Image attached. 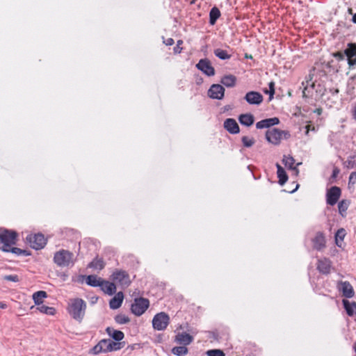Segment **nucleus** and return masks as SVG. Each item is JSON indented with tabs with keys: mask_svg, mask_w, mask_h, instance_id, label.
Returning a JSON list of instances; mask_svg holds the SVG:
<instances>
[{
	"mask_svg": "<svg viewBox=\"0 0 356 356\" xmlns=\"http://www.w3.org/2000/svg\"><path fill=\"white\" fill-rule=\"evenodd\" d=\"M54 262L60 268L72 267L76 261L73 252L67 250H60L54 253Z\"/></svg>",
	"mask_w": 356,
	"mask_h": 356,
	"instance_id": "1",
	"label": "nucleus"
},
{
	"mask_svg": "<svg viewBox=\"0 0 356 356\" xmlns=\"http://www.w3.org/2000/svg\"><path fill=\"white\" fill-rule=\"evenodd\" d=\"M86 309V302L81 298H75L71 300L68 312L74 319L80 322L84 317Z\"/></svg>",
	"mask_w": 356,
	"mask_h": 356,
	"instance_id": "2",
	"label": "nucleus"
},
{
	"mask_svg": "<svg viewBox=\"0 0 356 356\" xmlns=\"http://www.w3.org/2000/svg\"><path fill=\"white\" fill-rule=\"evenodd\" d=\"M283 137L285 139L289 138L290 137L289 132L273 128L268 129L266 133V140L273 145H279Z\"/></svg>",
	"mask_w": 356,
	"mask_h": 356,
	"instance_id": "3",
	"label": "nucleus"
},
{
	"mask_svg": "<svg viewBox=\"0 0 356 356\" xmlns=\"http://www.w3.org/2000/svg\"><path fill=\"white\" fill-rule=\"evenodd\" d=\"M17 234L15 232L5 229L0 232V241L3 243L2 250L8 252L10 246L15 244Z\"/></svg>",
	"mask_w": 356,
	"mask_h": 356,
	"instance_id": "4",
	"label": "nucleus"
},
{
	"mask_svg": "<svg viewBox=\"0 0 356 356\" xmlns=\"http://www.w3.org/2000/svg\"><path fill=\"white\" fill-rule=\"evenodd\" d=\"M111 280L119 284L122 289L127 288L131 284L129 274L125 270H115L111 275Z\"/></svg>",
	"mask_w": 356,
	"mask_h": 356,
	"instance_id": "5",
	"label": "nucleus"
},
{
	"mask_svg": "<svg viewBox=\"0 0 356 356\" xmlns=\"http://www.w3.org/2000/svg\"><path fill=\"white\" fill-rule=\"evenodd\" d=\"M149 306V301L145 298H135L134 303L131 304V311L137 316L143 314Z\"/></svg>",
	"mask_w": 356,
	"mask_h": 356,
	"instance_id": "6",
	"label": "nucleus"
},
{
	"mask_svg": "<svg viewBox=\"0 0 356 356\" xmlns=\"http://www.w3.org/2000/svg\"><path fill=\"white\" fill-rule=\"evenodd\" d=\"M170 323V317L165 312L156 314L152 319V326L154 330H164Z\"/></svg>",
	"mask_w": 356,
	"mask_h": 356,
	"instance_id": "7",
	"label": "nucleus"
},
{
	"mask_svg": "<svg viewBox=\"0 0 356 356\" xmlns=\"http://www.w3.org/2000/svg\"><path fill=\"white\" fill-rule=\"evenodd\" d=\"M26 241L32 248L35 250H40L43 248L47 243V239L42 234L28 235L26 237Z\"/></svg>",
	"mask_w": 356,
	"mask_h": 356,
	"instance_id": "8",
	"label": "nucleus"
},
{
	"mask_svg": "<svg viewBox=\"0 0 356 356\" xmlns=\"http://www.w3.org/2000/svg\"><path fill=\"white\" fill-rule=\"evenodd\" d=\"M195 66L197 70L208 76L215 75V69L211 65V61L207 58L200 59Z\"/></svg>",
	"mask_w": 356,
	"mask_h": 356,
	"instance_id": "9",
	"label": "nucleus"
},
{
	"mask_svg": "<svg viewBox=\"0 0 356 356\" xmlns=\"http://www.w3.org/2000/svg\"><path fill=\"white\" fill-rule=\"evenodd\" d=\"M341 196V189L338 186H332L327 192L326 202L327 204L334 205Z\"/></svg>",
	"mask_w": 356,
	"mask_h": 356,
	"instance_id": "10",
	"label": "nucleus"
},
{
	"mask_svg": "<svg viewBox=\"0 0 356 356\" xmlns=\"http://www.w3.org/2000/svg\"><path fill=\"white\" fill-rule=\"evenodd\" d=\"M225 88L222 85L213 84L208 90V96L211 99H222L225 96Z\"/></svg>",
	"mask_w": 356,
	"mask_h": 356,
	"instance_id": "11",
	"label": "nucleus"
},
{
	"mask_svg": "<svg viewBox=\"0 0 356 356\" xmlns=\"http://www.w3.org/2000/svg\"><path fill=\"white\" fill-rule=\"evenodd\" d=\"M245 100L251 105H259L264 100L263 95L256 91H250L244 97Z\"/></svg>",
	"mask_w": 356,
	"mask_h": 356,
	"instance_id": "12",
	"label": "nucleus"
},
{
	"mask_svg": "<svg viewBox=\"0 0 356 356\" xmlns=\"http://www.w3.org/2000/svg\"><path fill=\"white\" fill-rule=\"evenodd\" d=\"M337 289L340 291L343 296L350 298L354 296V290L351 284L348 281H340L337 283Z\"/></svg>",
	"mask_w": 356,
	"mask_h": 356,
	"instance_id": "13",
	"label": "nucleus"
},
{
	"mask_svg": "<svg viewBox=\"0 0 356 356\" xmlns=\"http://www.w3.org/2000/svg\"><path fill=\"white\" fill-rule=\"evenodd\" d=\"M332 262L327 258L318 260L317 270L322 274L327 275L330 273Z\"/></svg>",
	"mask_w": 356,
	"mask_h": 356,
	"instance_id": "14",
	"label": "nucleus"
},
{
	"mask_svg": "<svg viewBox=\"0 0 356 356\" xmlns=\"http://www.w3.org/2000/svg\"><path fill=\"white\" fill-rule=\"evenodd\" d=\"M225 129L232 134L239 133L240 129L236 121L233 118H228L224 122Z\"/></svg>",
	"mask_w": 356,
	"mask_h": 356,
	"instance_id": "15",
	"label": "nucleus"
},
{
	"mask_svg": "<svg viewBox=\"0 0 356 356\" xmlns=\"http://www.w3.org/2000/svg\"><path fill=\"white\" fill-rule=\"evenodd\" d=\"M280 122V120L275 117V118H270L262 120L261 121H259L256 124L257 129H264V128H269L272 126L278 124Z\"/></svg>",
	"mask_w": 356,
	"mask_h": 356,
	"instance_id": "16",
	"label": "nucleus"
},
{
	"mask_svg": "<svg viewBox=\"0 0 356 356\" xmlns=\"http://www.w3.org/2000/svg\"><path fill=\"white\" fill-rule=\"evenodd\" d=\"M109 343V339H102L96 346L93 347L92 353L96 355L102 352H110V347L108 346Z\"/></svg>",
	"mask_w": 356,
	"mask_h": 356,
	"instance_id": "17",
	"label": "nucleus"
},
{
	"mask_svg": "<svg viewBox=\"0 0 356 356\" xmlns=\"http://www.w3.org/2000/svg\"><path fill=\"white\" fill-rule=\"evenodd\" d=\"M175 341L181 345L187 346L193 341V337L186 332H181L176 335Z\"/></svg>",
	"mask_w": 356,
	"mask_h": 356,
	"instance_id": "18",
	"label": "nucleus"
},
{
	"mask_svg": "<svg viewBox=\"0 0 356 356\" xmlns=\"http://www.w3.org/2000/svg\"><path fill=\"white\" fill-rule=\"evenodd\" d=\"M124 299V294L122 291H120L116 293V295L111 298L109 302L110 308L112 309H118L122 303Z\"/></svg>",
	"mask_w": 356,
	"mask_h": 356,
	"instance_id": "19",
	"label": "nucleus"
},
{
	"mask_svg": "<svg viewBox=\"0 0 356 356\" xmlns=\"http://www.w3.org/2000/svg\"><path fill=\"white\" fill-rule=\"evenodd\" d=\"M314 248L318 250L323 249L325 246V238L323 233L318 232L313 239Z\"/></svg>",
	"mask_w": 356,
	"mask_h": 356,
	"instance_id": "20",
	"label": "nucleus"
},
{
	"mask_svg": "<svg viewBox=\"0 0 356 356\" xmlns=\"http://www.w3.org/2000/svg\"><path fill=\"white\" fill-rule=\"evenodd\" d=\"M101 289L108 295H113L116 291L115 284L108 281L102 280V284L100 285Z\"/></svg>",
	"mask_w": 356,
	"mask_h": 356,
	"instance_id": "21",
	"label": "nucleus"
},
{
	"mask_svg": "<svg viewBox=\"0 0 356 356\" xmlns=\"http://www.w3.org/2000/svg\"><path fill=\"white\" fill-rule=\"evenodd\" d=\"M343 305L349 316H356V302H350L347 300H343Z\"/></svg>",
	"mask_w": 356,
	"mask_h": 356,
	"instance_id": "22",
	"label": "nucleus"
},
{
	"mask_svg": "<svg viewBox=\"0 0 356 356\" xmlns=\"http://www.w3.org/2000/svg\"><path fill=\"white\" fill-rule=\"evenodd\" d=\"M220 83L227 88H232L236 85V77L232 74L225 75L221 78Z\"/></svg>",
	"mask_w": 356,
	"mask_h": 356,
	"instance_id": "23",
	"label": "nucleus"
},
{
	"mask_svg": "<svg viewBox=\"0 0 356 356\" xmlns=\"http://www.w3.org/2000/svg\"><path fill=\"white\" fill-rule=\"evenodd\" d=\"M239 122L246 127H250L253 124L254 118L250 113L241 114L238 118Z\"/></svg>",
	"mask_w": 356,
	"mask_h": 356,
	"instance_id": "24",
	"label": "nucleus"
},
{
	"mask_svg": "<svg viewBox=\"0 0 356 356\" xmlns=\"http://www.w3.org/2000/svg\"><path fill=\"white\" fill-rule=\"evenodd\" d=\"M276 167L277 170V177L279 178V184L282 186L286 182L288 176L284 169L279 163H276Z\"/></svg>",
	"mask_w": 356,
	"mask_h": 356,
	"instance_id": "25",
	"label": "nucleus"
},
{
	"mask_svg": "<svg viewBox=\"0 0 356 356\" xmlns=\"http://www.w3.org/2000/svg\"><path fill=\"white\" fill-rule=\"evenodd\" d=\"M106 332L116 341H120L124 337V334L122 331L115 330L109 327L106 328Z\"/></svg>",
	"mask_w": 356,
	"mask_h": 356,
	"instance_id": "26",
	"label": "nucleus"
},
{
	"mask_svg": "<svg viewBox=\"0 0 356 356\" xmlns=\"http://www.w3.org/2000/svg\"><path fill=\"white\" fill-rule=\"evenodd\" d=\"M102 279L97 275H90L86 277V282L89 286L96 287L100 286L102 284Z\"/></svg>",
	"mask_w": 356,
	"mask_h": 356,
	"instance_id": "27",
	"label": "nucleus"
},
{
	"mask_svg": "<svg viewBox=\"0 0 356 356\" xmlns=\"http://www.w3.org/2000/svg\"><path fill=\"white\" fill-rule=\"evenodd\" d=\"M282 162H283V163L284 164V165L286 168H289V169L293 170L294 171H296V174L298 173L299 171L297 169V168L293 166L295 160H294V159L292 156H284V158L282 159Z\"/></svg>",
	"mask_w": 356,
	"mask_h": 356,
	"instance_id": "28",
	"label": "nucleus"
},
{
	"mask_svg": "<svg viewBox=\"0 0 356 356\" xmlns=\"http://www.w3.org/2000/svg\"><path fill=\"white\" fill-rule=\"evenodd\" d=\"M220 16V12L219 9L216 7H213L211 9L209 13V23L211 25H213L216 24L217 19Z\"/></svg>",
	"mask_w": 356,
	"mask_h": 356,
	"instance_id": "29",
	"label": "nucleus"
},
{
	"mask_svg": "<svg viewBox=\"0 0 356 356\" xmlns=\"http://www.w3.org/2000/svg\"><path fill=\"white\" fill-rule=\"evenodd\" d=\"M47 294L44 291H38L33 294V300L36 305H40L42 302V299L47 298Z\"/></svg>",
	"mask_w": 356,
	"mask_h": 356,
	"instance_id": "30",
	"label": "nucleus"
},
{
	"mask_svg": "<svg viewBox=\"0 0 356 356\" xmlns=\"http://www.w3.org/2000/svg\"><path fill=\"white\" fill-rule=\"evenodd\" d=\"M213 53L214 55L220 60H228L232 56L227 51L219 48L214 49Z\"/></svg>",
	"mask_w": 356,
	"mask_h": 356,
	"instance_id": "31",
	"label": "nucleus"
},
{
	"mask_svg": "<svg viewBox=\"0 0 356 356\" xmlns=\"http://www.w3.org/2000/svg\"><path fill=\"white\" fill-rule=\"evenodd\" d=\"M346 234V230L343 228L339 229L335 234V242L337 246L341 247V243Z\"/></svg>",
	"mask_w": 356,
	"mask_h": 356,
	"instance_id": "32",
	"label": "nucleus"
},
{
	"mask_svg": "<svg viewBox=\"0 0 356 356\" xmlns=\"http://www.w3.org/2000/svg\"><path fill=\"white\" fill-rule=\"evenodd\" d=\"M88 267L96 270H102L104 267V262L102 259L96 258L88 264Z\"/></svg>",
	"mask_w": 356,
	"mask_h": 356,
	"instance_id": "33",
	"label": "nucleus"
},
{
	"mask_svg": "<svg viewBox=\"0 0 356 356\" xmlns=\"http://www.w3.org/2000/svg\"><path fill=\"white\" fill-rule=\"evenodd\" d=\"M345 55L348 57H355L356 56V44L349 43L347 48L344 51Z\"/></svg>",
	"mask_w": 356,
	"mask_h": 356,
	"instance_id": "34",
	"label": "nucleus"
},
{
	"mask_svg": "<svg viewBox=\"0 0 356 356\" xmlns=\"http://www.w3.org/2000/svg\"><path fill=\"white\" fill-rule=\"evenodd\" d=\"M188 350L186 346H176L172 349V353L177 356H185Z\"/></svg>",
	"mask_w": 356,
	"mask_h": 356,
	"instance_id": "35",
	"label": "nucleus"
},
{
	"mask_svg": "<svg viewBox=\"0 0 356 356\" xmlns=\"http://www.w3.org/2000/svg\"><path fill=\"white\" fill-rule=\"evenodd\" d=\"M344 168L352 169L356 167V154L349 156L346 161L343 162Z\"/></svg>",
	"mask_w": 356,
	"mask_h": 356,
	"instance_id": "36",
	"label": "nucleus"
},
{
	"mask_svg": "<svg viewBox=\"0 0 356 356\" xmlns=\"http://www.w3.org/2000/svg\"><path fill=\"white\" fill-rule=\"evenodd\" d=\"M348 206H349V202L348 200H343L339 202L338 209H339V213L342 216H344L346 215V211L348 208Z\"/></svg>",
	"mask_w": 356,
	"mask_h": 356,
	"instance_id": "37",
	"label": "nucleus"
},
{
	"mask_svg": "<svg viewBox=\"0 0 356 356\" xmlns=\"http://www.w3.org/2000/svg\"><path fill=\"white\" fill-rule=\"evenodd\" d=\"M315 83L314 82L309 83V81H306V86L304 87L302 91L303 97H308L312 93V90L314 88Z\"/></svg>",
	"mask_w": 356,
	"mask_h": 356,
	"instance_id": "38",
	"label": "nucleus"
},
{
	"mask_svg": "<svg viewBox=\"0 0 356 356\" xmlns=\"http://www.w3.org/2000/svg\"><path fill=\"white\" fill-rule=\"evenodd\" d=\"M38 309L43 314L54 315L55 314V309L51 307H48L46 305H40L38 307Z\"/></svg>",
	"mask_w": 356,
	"mask_h": 356,
	"instance_id": "39",
	"label": "nucleus"
},
{
	"mask_svg": "<svg viewBox=\"0 0 356 356\" xmlns=\"http://www.w3.org/2000/svg\"><path fill=\"white\" fill-rule=\"evenodd\" d=\"M115 321L118 324H126L130 321V319L124 314H118L115 317Z\"/></svg>",
	"mask_w": 356,
	"mask_h": 356,
	"instance_id": "40",
	"label": "nucleus"
},
{
	"mask_svg": "<svg viewBox=\"0 0 356 356\" xmlns=\"http://www.w3.org/2000/svg\"><path fill=\"white\" fill-rule=\"evenodd\" d=\"M241 141L243 143V146L245 147H250L255 143V140H254V138H249L248 136H243L242 139H241Z\"/></svg>",
	"mask_w": 356,
	"mask_h": 356,
	"instance_id": "41",
	"label": "nucleus"
},
{
	"mask_svg": "<svg viewBox=\"0 0 356 356\" xmlns=\"http://www.w3.org/2000/svg\"><path fill=\"white\" fill-rule=\"evenodd\" d=\"M109 347H110V352L113 350H118L121 349L123 346H122V343L117 341L115 342L111 339H109Z\"/></svg>",
	"mask_w": 356,
	"mask_h": 356,
	"instance_id": "42",
	"label": "nucleus"
},
{
	"mask_svg": "<svg viewBox=\"0 0 356 356\" xmlns=\"http://www.w3.org/2000/svg\"><path fill=\"white\" fill-rule=\"evenodd\" d=\"M268 86L269 90H264V92L269 95V99L271 100L273 98V95L275 94V83L273 81H270L268 83Z\"/></svg>",
	"mask_w": 356,
	"mask_h": 356,
	"instance_id": "43",
	"label": "nucleus"
},
{
	"mask_svg": "<svg viewBox=\"0 0 356 356\" xmlns=\"http://www.w3.org/2000/svg\"><path fill=\"white\" fill-rule=\"evenodd\" d=\"M207 356H225L222 350L220 349H212L207 350Z\"/></svg>",
	"mask_w": 356,
	"mask_h": 356,
	"instance_id": "44",
	"label": "nucleus"
},
{
	"mask_svg": "<svg viewBox=\"0 0 356 356\" xmlns=\"http://www.w3.org/2000/svg\"><path fill=\"white\" fill-rule=\"evenodd\" d=\"M3 280L13 282H18L19 281V276L17 275H8L3 277Z\"/></svg>",
	"mask_w": 356,
	"mask_h": 356,
	"instance_id": "45",
	"label": "nucleus"
},
{
	"mask_svg": "<svg viewBox=\"0 0 356 356\" xmlns=\"http://www.w3.org/2000/svg\"><path fill=\"white\" fill-rule=\"evenodd\" d=\"M8 249V252H12V253H14L17 255H20V254H24L26 251L25 250H23L20 248H12L11 246L9 247Z\"/></svg>",
	"mask_w": 356,
	"mask_h": 356,
	"instance_id": "46",
	"label": "nucleus"
},
{
	"mask_svg": "<svg viewBox=\"0 0 356 356\" xmlns=\"http://www.w3.org/2000/svg\"><path fill=\"white\" fill-rule=\"evenodd\" d=\"M356 183V172H353L349 176L348 184L354 185Z\"/></svg>",
	"mask_w": 356,
	"mask_h": 356,
	"instance_id": "47",
	"label": "nucleus"
},
{
	"mask_svg": "<svg viewBox=\"0 0 356 356\" xmlns=\"http://www.w3.org/2000/svg\"><path fill=\"white\" fill-rule=\"evenodd\" d=\"M182 43H183V42H182V40H181L177 41V45H176V47H175V48H174V51H175V53H180V52H181V51L182 48H181V47H180L179 46H180Z\"/></svg>",
	"mask_w": 356,
	"mask_h": 356,
	"instance_id": "48",
	"label": "nucleus"
},
{
	"mask_svg": "<svg viewBox=\"0 0 356 356\" xmlns=\"http://www.w3.org/2000/svg\"><path fill=\"white\" fill-rule=\"evenodd\" d=\"M334 57L339 60H343L344 58V56H346L344 53H342L341 51H337L333 54Z\"/></svg>",
	"mask_w": 356,
	"mask_h": 356,
	"instance_id": "49",
	"label": "nucleus"
},
{
	"mask_svg": "<svg viewBox=\"0 0 356 356\" xmlns=\"http://www.w3.org/2000/svg\"><path fill=\"white\" fill-rule=\"evenodd\" d=\"M348 63L350 67L356 65V57H350L348 58Z\"/></svg>",
	"mask_w": 356,
	"mask_h": 356,
	"instance_id": "50",
	"label": "nucleus"
},
{
	"mask_svg": "<svg viewBox=\"0 0 356 356\" xmlns=\"http://www.w3.org/2000/svg\"><path fill=\"white\" fill-rule=\"evenodd\" d=\"M340 172V170L338 168L335 167L334 168L333 170H332V178L334 179L336 178L338 175L339 174Z\"/></svg>",
	"mask_w": 356,
	"mask_h": 356,
	"instance_id": "51",
	"label": "nucleus"
},
{
	"mask_svg": "<svg viewBox=\"0 0 356 356\" xmlns=\"http://www.w3.org/2000/svg\"><path fill=\"white\" fill-rule=\"evenodd\" d=\"M167 46H171L174 44V40L172 38H168L163 42Z\"/></svg>",
	"mask_w": 356,
	"mask_h": 356,
	"instance_id": "52",
	"label": "nucleus"
},
{
	"mask_svg": "<svg viewBox=\"0 0 356 356\" xmlns=\"http://www.w3.org/2000/svg\"><path fill=\"white\" fill-rule=\"evenodd\" d=\"M353 117L356 120V105L355 106L353 110Z\"/></svg>",
	"mask_w": 356,
	"mask_h": 356,
	"instance_id": "53",
	"label": "nucleus"
},
{
	"mask_svg": "<svg viewBox=\"0 0 356 356\" xmlns=\"http://www.w3.org/2000/svg\"><path fill=\"white\" fill-rule=\"evenodd\" d=\"M7 307V305L4 303L3 302H0V308L1 309H6Z\"/></svg>",
	"mask_w": 356,
	"mask_h": 356,
	"instance_id": "54",
	"label": "nucleus"
},
{
	"mask_svg": "<svg viewBox=\"0 0 356 356\" xmlns=\"http://www.w3.org/2000/svg\"><path fill=\"white\" fill-rule=\"evenodd\" d=\"M352 20L355 24H356V13L353 15Z\"/></svg>",
	"mask_w": 356,
	"mask_h": 356,
	"instance_id": "55",
	"label": "nucleus"
},
{
	"mask_svg": "<svg viewBox=\"0 0 356 356\" xmlns=\"http://www.w3.org/2000/svg\"><path fill=\"white\" fill-rule=\"evenodd\" d=\"M353 350H355V352L356 353V341L354 343V345H353Z\"/></svg>",
	"mask_w": 356,
	"mask_h": 356,
	"instance_id": "56",
	"label": "nucleus"
},
{
	"mask_svg": "<svg viewBox=\"0 0 356 356\" xmlns=\"http://www.w3.org/2000/svg\"><path fill=\"white\" fill-rule=\"evenodd\" d=\"M317 113H318V114H321V110H320V109H317Z\"/></svg>",
	"mask_w": 356,
	"mask_h": 356,
	"instance_id": "57",
	"label": "nucleus"
},
{
	"mask_svg": "<svg viewBox=\"0 0 356 356\" xmlns=\"http://www.w3.org/2000/svg\"><path fill=\"white\" fill-rule=\"evenodd\" d=\"M307 130H309V126H307ZM307 133H308V131H307Z\"/></svg>",
	"mask_w": 356,
	"mask_h": 356,
	"instance_id": "58",
	"label": "nucleus"
}]
</instances>
